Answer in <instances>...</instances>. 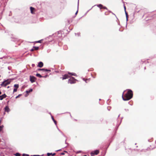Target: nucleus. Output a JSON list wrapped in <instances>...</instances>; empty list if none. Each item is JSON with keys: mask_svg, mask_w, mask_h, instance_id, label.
Segmentation results:
<instances>
[{"mask_svg": "<svg viewBox=\"0 0 156 156\" xmlns=\"http://www.w3.org/2000/svg\"><path fill=\"white\" fill-rule=\"evenodd\" d=\"M38 70H44L46 72H50L51 71V70H50L47 69H38Z\"/></svg>", "mask_w": 156, "mask_h": 156, "instance_id": "ddd939ff", "label": "nucleus"}, {"mask_svg": "<svg viewBox=\"0 0 156 156\" xmlns=\"http://www.w3.org/2000/svg\"><path fill=\"white\" fill-rule=\"evenodd\" d=\"M133 93L132 91L130 90H128L127 93L123 95L122 94V98L124 101H127L133 97Z\"/></svg>", "mask_w": 156, "mask_h": 156, "instance_id": "f257e3e1", "label": "nucleus"}, {"mask_svg": "<svg viewBox=\"0 0 156 156\" xmlns=\"http://www.w3.org/2000/svg\"><path fill=\"white\" fill-rule=\"evenodd\" d=\"M51 118H52V120H53V121H54V122L55 123V125H56L57 124V122L55 120L54 117H53V116H51Z\"/></svg>", "mask_w": 156, "mask_h": 156, "instance_id": "dca6fc26", "label": "nucleus"}, {"mask_svg": "<svg viewBox=\"0 0 156 156\" xmlns=\"http://www.w3.org/2000/svg\"><path fill=\"white\" fill-rule=\"evenodd\" d=\"M33 48H34V50H37L39 49V47H38L34 46Z\"/></svg>", "mask_w": 156, "mask_h": 156, "instance_id": "aec40b11", "label": "nucleus"}, {"mask_svg": "<svg viewBox=\"0 0 156 156\" xmlns=\"http://www.w3.org/2000/svg\"><path fill=\"white\" fill-rule=\"evenodd\" d=\"M43 40L42 39L39 41H36L35 42L36 43H41L42 41Z\"/></svg>", "mask_w": 156, "mask_h": 156, "instance_id": "a211bd4d", "label": "nucleus"}, {"mask_svg": "<svg viewBox=\"0 0 156 156\" xmlns=\"http://www.w3.org/2000/svg\"><path fill=\"white\" fill-rule=\"evenodd\" d=\"M71 76H76V74L74 73H68V74H66L63 75L62 77L60 78L62 80H65L70 77Z\"/></svg>", "mask_w": 156, "mask_h": 156, "instance_id": "f03ea898", "label": "nucleus"}, {"mask_svg": "<svg viewBox=\"0 0 156 156\" xmlns=\"http://www.w3.org/2000/svg\"><path fill=\"white\" fill-rule=\"evenodd\" d=\"M33 90L32 89H30V90H27L26 92L27 93V94H28L29 93H30L31 92H32Z\"/></svg>", "mask_w": 156, "mask_h": 156, "instance_id": "f3484780", "label": "nucleus"}, {"mask_svg": "<svg viewBox=\"0 0 156 156\" xmlns=\"http://www.w3.org/2000/svg\"><path fill=\"white\" fill-rule=\"evenodd\" d=\"M97 6L98 7L100 8V9H107V8L106 7L102 5L101 4H100L98 5H95L93 7H92V8H94V6Z\"/></svg>", "mask_w": 156, "mask_h": 156, "instance_id": "39448f33", "label": "nucleus"}, {"mask_svg": "<svg viewBox=\"0 0 156 156\" xmlns=\"http://www.w3.org/2000/svg\"><path fill=\"white\" fill-rule=\"evenodd\" d=\"M9 86H8V87H7V88H9Z\"/></svg>", "mask_w": 156, "mask_h": 156, "instance_id": "f704fd0d", "label": "nucleus"}, {"mask_svg": "<svg viewBox=\"0 0 156 156\" xmlns=\"http://www.w3.org/2000/svg\"><path fill=\"white\" fill-rule=\"evenodd\" d=\"M1 126H0V128H1Z\"/></svg>", "mask_w": 156, "mask_h": 156, "instance_id": "4c0bfd02", "label": "nucleus"}, {"mask_svg": "<svg viewBox=\"0 0 156 156\" xmlns=\"http://www.w3.org/2000/svg\"><path fill=\"white\" fill-rule=\"evenodd\" d=\"M55 154H56L55 153H47V155L48 156H50V155H51L52 156H54L55 155Z\"/></svg>", "mask_w": 156, "mask_h": 156, "instance_id": "f8f14e48", "label": "nucleus"}, {"mask_svg": "<svg viewBox=\"0 0 156 156\" xmlns=\"http://www.w3.org/2000/svg\"><path fill=\"white\" fill-rule=\"evenodd\" d=\"M47 76H44V77H46Z\"/></svg>", "mask_w": 156, "mask_h": 156, "instance_id": "72a5a7b5", "label": "nucleus"}, {"mask_svg": "<svg viewBox=\"0 0 156 156\" xmlns=\"http://www.w3.org/2000/svg\"><path fill=\"white\" fill-rule=\"evenodd\" d=\"M78 10H77V11L76 12V13H75V15H76L77 14V13H78Z\"/></svg>", "mask_w": 156, "mask_h": 156, "instance_id": "c85d7f7f", "label": "nucleus"}, {"mask_svg": "<svg viewBox=\"0 0 156 156\" xmlns=\"http://www.w3.org/2000/svg\"><path fill=\"white\" fill-rule=\"evenodd\" d=\"M61 154H62V155H64V153H62Z\"/></svg>", "mask_w": 156, "mask_h": 156, "instance_id": "7c9ffc66", "label": "nucleus"}, {"mask_svg": "<svg viewBox=\"0 0 156 156\" xmlns=\"http://www.w3.org/2000/svg\"><path fill=\"white\" fill-rule=\"evenodd\" d=\"M31 13L32 14H34L35 12L36 11L35 9L32 7H30V8Z\"/></svg>", "mask_w": 156, "mask_h": 156, "instance_id": "6e6552de", "label": "nucleus"}, {"mask_svg": "<svg viewBox=\"0 0 156 156\" xmlns=\"http://www.w3.org/2000/svg\"><path fill=\"white\" fill-rule=\"evenodd\" d=\"M26 155V156H29V154H23V156H24V155Z\"/></svg>", "mask_w": 156, "mask_h": 156, "instance_id": "393cba45", "label": "nucleus"}, {"mask_svg": "<svg viewBox=\"0 0 156 156\" xmlns=\"http://www.w3.org/2000/svg\"><path fill=\"white\" fill-rule=\"evenodd\" d=\"M2 94V92L1 91H0V95L1 94Z\"/></svg>", "mask_w": 156, "mask_h": 156, "instance_id": "473e14b6", "label": "nucleus"}, {"mask_svg": "<svg viewBox=\"0 0 156 156\" xmlns=\"http://www.w3.org/2000/svg\"><path fill=\"white\" fill-rule=\"evenodd\" d=\"M125 14L126 15V19H127H127H128V14L127 12H126V11H125Z\"/></svg>", "mask_w": 156, "mask_h": 156, "instance_id": "412c9836", "label": "nucleus"}, {"mask_svg": "<svg viewBox=\"0 0 156 156\" xmlns=\"http://www.w3.org/2000/svg\"><path fill=\"white\" fill-rule=\"evenodd\" d=\"M31 156H40L39 155H31Z\"/></svg>", "mask_w": 156, "mask_h": 156, "instance_id": "a878e982", "label": "nucleus"}, {"mask_svg": "<svg viewBox=\"0 0 156 156\" xmlns=\"http://www.w3.org/2000/svg\"><path fill=\"white\" fill-rule=\"evenodd\" d=\"M14 87L15 88L18 89L19 87V85L18 84H16L14 85Z\"/></svg>", "mask_w": 156, "mask_h": 156, "instance_id": "2eb2a0df", "label": "nucleus"}, {"mask_svg": "<svg viewBox=\"0 0 156 156\" xmlns=\"http://www.w3.org/2000/svg\"><path fill=\"white\" fill-rule=\"evenodd\" d=\"M43 66V63L42 62H40L38 63L37 67L40 68L42 67Z\"/></svg>", "mask_w": 156, "mask_h": 156, "instance_id": "9d476101", "label": "nucleus"}, {"mask_svg": "<svg viewBox=\"0 0 156 156\" xmlns=\"http://www.w3.org/2000/svg\"><path fill=\"white\" fill-rule=\"evenodd\" d=\"M21 95H22V94H19L16 97V98H17L20 97Z\"/></svg>", "mask_w": 156, "mask_h": 156, "instance_id": "5701e85b", "label": "nucleus"}, {"mask_svg": "<svg viewBox=\"0 0 156 156\" xmlns=\"http://www.w3.org/2000/svg\"><path fill=\"white\" fill-rule=\"evenodd\" d=\"M11 80H7L3 81L1 84V86L2 87H6L7 85L10 83Z\"/></svg>", "mask_w": 156, "mask_h": 156, "instance_id": "7ed1b4c3", "label": "nucleus"}, {"mask_svg": "<svg viewBox=\"0 0 156 156\" xmlns=\"http://www.w3.org/2000/svg\"><path fill=\"white\" fill-rule=\"evenodd\" d=\"M15 155L16 156H20V154L19 153H16V154H15Z\"/></svg>", "mask_w": 156, "mask_h": 156, "instance_id": "4be33fe9", "label": "nucleus"}, {"mask_svg": "<svg viewBox=\"0 0 156 156\" xmlns=\"http://www.w3.org/2000/svg\"><path fill=\"white\" fill-rule=\"evenodd\" d=\"M57 36L58 38H60L62 37V34L61 31L58 32Z\"/></svg>", "mask_w": 156, "mask_h": 156, "instance_id": "1a4fd4ad", "label": "nucleus"}, {"mask_svg": "<svg viewBox=\"0 0 156 156\" xmlns=\"http://www.w3.org/2000/svg\"><path fill=\"white\" fill-rule=\"evenodd\" d=\"M17 89L15 88L13 90V92H16L17 91Z\"/></svg>", "mask_w": 156, "mask_h": 156, "instance_id": "b1692460", "label": "nucleus"}, {"mask_svg": "<svg viewBox=\"0 0 156 156\" xmlns=\"http://www.w3.org/2000/svg\"><path fill=\"white\" fill-rule=\"evenodd\" d=\"M1 97L0 96V98H1Z\"/></svg>", "mask_w": 156, "mask_h": 156, "instance_id": "e433bc0d", "label": "nucleus"}, {"mask_svg": "<svg viewBox=\"0 0 156 156\" xmlns=\"http://www.w3.org/2000/svg\"><path fill=\"white\" fill-rule=\"evenodd\" d=\"M87 80H87H87H86V83H87Z\"/></svg>", "mask_w": 156, "mask_h": 156, "instance_id": "2f4dec72", "label": "nucleus"}, {"mask_svg": "<svg viewBox=\"0 0 156 156\" xmlns=\"http://www.w3.org/2000/svg\"><path fill=\"white\" fill-rule=\"evenodd\" d=\"M36 80V78L34 76H30V80L31 83H33L34 82L35 80Z\"/></svg>", "mask_w": 156, "mask_h": 156, "instance_id": "0eeeda50", "label": "nucleus"}, {"mask_svg": "<svg viewBox=\"0 0 156 156\" xmlns=\"http://www.w3.org/2000/svg\"><path fill=\"white\" fill-rule=\"evenodd\" d=\"M5 111L6 112H9V109L8 106H6L5 107Z\"/></svg>", "mask_w": 156, "mask_h": 156, "instance_id": "4468645a", "label": "nucleus"}, {"mask_svg": "<svg viewBox=\"0 0 156 156\" xmlns=\"http://www.w3.org/2000/svg\"><path fill=\"white\" fill-rule=\"evenodd\" d=\"M1 98H0V100H2L3 99V98H5L6 97V95L4 94L2 95H1Z\"/></svg>", "mask_w": 156, "mask_h": 156, "instance_id": "9b49d317", "label": "nucleus"}, {"mask_svg": "<svg viewBox=\"0 0 156 156\" xmlns=\"http://www.w3.org/2000/svg\"><path fill=\"white\" fill-rule=\"evenodd\" d=\"M34 49H32L31 50V51H34Z\"/></svg>", "mask_w": 156, "mask_h": 156, "instance_id": "cd10ccee", "label": "nucleus"}, {"mask_svg": "<svg viewBox=\"0 0 156 156\" xmlns=\"http://www.w3.org/2000/svg\"><path fill=\"white\" fill-rule=\"evenodd\" d=\"M99 153V150H96L92 152L91 153V155L92 156H94L95 155H97Z\"/></svg>", "mask_w": 156, "mask_h": 156, "instance_id": "423d86ee", "label": "nucleus"}, {"mask_svg": "<svg viewBox=\"0 0 156 156\" xmlns=\"http://www.w3.org/2000/svg\"><path fill=\"white\" fill-rule=\"evenodd\" d=\"M76 80L74 77H72L68 80V83L70 84L74 83H76Z\"/></svg>", "mask_w": 156, "mask_h": 156, "instance_id": "20e7f679", "label": "nucleus"}, {"mask_svg": "<svg viewBox=\"0 0 156 156\" xmlns=\"http://www.w3.org/2000/svg\"><path fill=\"white\" fill-rule=\"evenodd\" d=\"M36 76L37 77H39L40 78L42 77V76L39 73H37Z\"/></svg>", "mask_w": 156, "mask_h": 156, "instance_id": "6ab92c4d", "label": "nucleus"}, {"mask_svg": "<svg viewBox=\"0 0 156 156\" xmlns=\"http://www.w3.org/2000/svg\"><path fill=\"white\" fill-rule=\"evenodd\" d=\"M95 9L97 10H98V8H95Z\"/></svg>", "mask_w": 156, "mask_h": 156, "instance_id": "c756f323", "label": "nucleus"}, {"mask_svg": "<svg viewBox=\"0 0 156 156\" xmlns=\"http://www.w3.org/2000/svg\"><path fill=\"white\" fill-rule=\"evenodd\" d=\"M74 120H75V121H77V120H76V119H75Z\"/></svg>", "mask_w": 156, "mask_h": 156, "instance_id": "c9c22d12", "label": "nucleus"}, {"mask_svg": "<svg viewBox=\"0 0 156 156\" xmlns=\"http://www.w3.org/2000/svg\"><path fill=\"white\" fill-rule=\"evenodd\" d=\"M124 9H125V11H126V6H124Z\"/></svg>", "mask_w": 156, "mask_h": 156, "instance_id": "bb28decb", "label": "nucleus"}]
</instances>
